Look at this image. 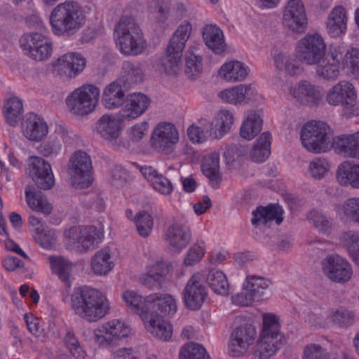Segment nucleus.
I'll return each mask as SVG.
<instances>
[{
	"mask_svg": "<svg viewBox=\"0 0 359 359\" xmlns=\"http://www.w3.org/2000/svg\"><path fill=\"white\" fill-rule=\"evenodd\" d=\"M231 302L233 304L240 306H250L258 302L249 291H244L243 289L241 292L231 297Z\"/></svg>",
	"mask_w": 359,
	"mask_h": 359,
	"instance_id": "63",
	"label": "nucleus"
},
{
	"mask_svg": "<svg viewBox=\"0 0 359 359\" xmlns=\"http://www.w3.org/2000/svg\"><path fill=\"white\" fill-rule=\"evenodd\" d=\"M2 112L7 123L13 126H16L24 113L21 99L16 95L7 97L4 101Z\"/></svg>",
	"mask_w": 359,
	"mask_h": 359,
	"instance_id": "46",
	"label": "nucleus"
},
{
	"mask_svg": "<svg viewBox=\"0 0 359 359\" xmlns=\"http://www.w3.org/2000/svg\"><path fill=\"white\" fill-rule=\"evenodd\" d=\"M283 22L291 31L304 32L308 25V18L302 0H288L283 13Z\"/></svg>",
	"mask_w": 359,
	"mask_h": 359,
	"instance_id": "21",
	"label": "nucleus"
},
{
	"mask_svg": "<svg viewBox=\"0 0 359 359\" xmlns=\"http://www.w3.org/2000/svg\"><path fill=\"white\" fill-rule=\"evenodd\" d=\"M207 291L203 285V275L196 273L189 278L182 292L185 306L190 310H198L203 304Z\"/></svg>",
	"mask_w": 359,
	"mask_h": 359,
	"instance_id": "20",
	"label": "nucleus"
},
{
	"mask_svg": "<svg viewBox=\"0 0 359 359\" xmlns=\"http://www.w3.org/2000/svg\"><path fill=\"white\" fill-rule=\"evenodd\" d=\"M186 135L189 141L195 145L212 140L207 120H201L189 125L187 128Z\"/></svg>",
	"mask_w": 359,
	"mask_h": 359,
	"instance_id": "48",
	"label": "nucleus"
},
{
	"mask_svg": "<svg viewBox=\"0 0 359 359\" xmlns=\"http://www.w3.org/2000/svg\"><path fill=\"white\" fill-rule=\"evenodd\" d=\"M341 239L351 259L358 263L359 262V232H345Z\"/></svg>",
	"mask_w": 359,
	"mask_h": 359,
	"instance_id": "56",
	"label": "nucleus"
},
{
	"mask_svg": "<svg viewBox=\"0 0 359 359\" xmlns=\"http://www.w3.org/2000/svg\"><path fill=\"white\" fill-rule=\"evenodd\" d=\"M150 98L142 93L129 94L125 104L121 111V118L123 121H130L142 116L149 109Z\"/></svg>",
	"mask_w": 359,
	"mask_h": 359,
	"instance_id": "26",
	"label": "nucleus"
},
{
	"mask_svg": "<svg viewBox=\"0 0 359 359\" xmlns=\"http://www.w3.org/2000/svg\"><path fill=\"white\" fill-rule=\"evenodd\" d=\"M203 71L202 58L192 53H189L185 56L184 73L188 79H197Z\"/></svg>",
	"mask_w": 359,
	"mask_h": 359,
	"instance_id": "58",
	"label": "nucleus"
},
{
	"mask_svg": "<svg viewBox=\"0 0 359 359\" xmlns=\"http://www.w3.org/2000/svg\"><path fill=\"white\" fill-rule=\"evenodd\" d=\"M118 256V251L115 248L104 247L99 250L90 258L91 273L100 277L107 276L114 269Z\"/></svg>",
	"mask_w": 359,
	"mask_h": 359,
	"instance_id": "22",
	"label": "nucleus"
},
{
	"mask_svg": "<svg viewBox=\"0 0 359 359\" xmlns=\"http://www.w3.org/2000/svg\"><path fill=\"white\" fill-rule=\"evenodd\" d=\"M325 100L329 105H341L342 114L346 117L359 115L358 92L353 84L348 81H340L330 88L325 93Z\"/></svg>",
	"mask_w": 359,
	"mask_h": 359,
	"instance_id": "11",
	"label": "nucleus"
},
{
	"mask_svg": "<svg viewBox=\"0 0 359 359\" xmlns=\"http://www.w3.org/2000/svg\"><path fill=\"white\" fill-rule=\"evenodd\" d=\"M68 166L70 182L75 189H84L92 184V161L85 151H74L69 158Z\"/></svg>",
	"mask_w": 359,
	"mask_h": 359,
	"instance_id": "16",
	"label": "nucleus"
},
{
	"mask_svg": "<svg viewBox=\"0 0 359 359\" xmlns=\"http://www.w3.org/2000/svg\"><path fill=\"white\" fill-rule=\"evenodd\" d=\"M126 215L128 218L134 221L137 231L140 236L142 237H148L151 234L153 229L154 220L152 216L149 213L143 210L140 211L133 219L132 211L127 210Z\"/></svg>",
	"mask_w": 359,
	"mask_h": 359,
	"instance_id": "54",
	"label": "nucleus"
},
{
	"mask_svg": "<svg viewBox=\"0 0 359 359\" xmlns=\"http://www.w3.org/2000/svg\"><path fill=\"white\" fill-rule=\"evenodd\" d=\"M295 52L306 64L316 65V74L323 79L332 81L342 73L359 79V50L356 48L347 50L344 57L341 47L327 53L323 38L313 33L298 41Z\"/></svg>",
	"mask_w": 359,
	"mask_h": 359,
	"instance_id": "1",
	"label": "nucleus"
},
{
	"mask_svg": "<svg viewBox=\"0 0 359 359\" xmlns=\"http://www.w3.org/2000/svg\"><path fill=\"white\" fill-rule=\"evenodd\" d=\"M206 248L203 241L193 243L184 256L183 264L187 266H193L198 264L204 257Z\"/></svg>",
	"mask_w": 359,
	"mask_h": 359,
	"instance_id": "55",
	"label": "nucleus"
},
{
	"mask_svg": "<svg viewBox=\"0 0 359 359\" xmlns=\"http://www.w3.org/2000/svg\"><path fill=\"white\" fill-rule=\"evenodd\" d=\"M276 69L289 76H298L303 72L300 61L286 53L278 52L273 55Z\"/></svg>",
	"mask_w": 359,
	"mask_h": 359,
	"instance_id": "45",
	"label": "nucleus"
},
{
	"mask_svg": "<svg viewBox=\"0 0 359 359\" xmlns=\"http://www.w3.org/2000/svg\"><path fill=\"white\" fill-rule=\"evenodd\" d=\"M302 147L313 154H323L334 150L336 137L328 124L320 121H310L299 130Z\"/></svg>",
	"mask_w": 359,
	"mask_h": 359,
	"instance_id": "6",
	"label": "nucleus"
},
{
	"mask_svg": "<svg viewBox=\"0 0 359 359\" xmlns=\"http://www.w3.org/2000/svg\"><path fill=\"white\" fill-rule=\"evenodd\" d=\"M348 16L346 9L341 6L334 7L325 21L327 34L332 38L345 35L347 30Z\"/></svg>",
	"mask_w": 359,
	"mask_h": 359,
	"instance_id": "32",
	"label": "nucleus"
},
{
	"mask_svg": "<svg viewBox=\"0 0 359 359\" xmlns=\"http://www.w3.org/2000/svg\"><path fill=\"white\" fill-rule=\"evenodd\" d=\"M208 283L212 291L221 296L229 294V283L225 273L218 269L211 270L208 276Z\"/></svg>",
	"mask_w": 359,
	"mask_h": 359,
	"instance_id": "53",
	"label": "nucleus"
},
{
	"mask_svg": "<svg viewBox=\"0 0 359 359\" xmlns=\"http://www.w3.org/2000/svg\"><path fill=\"white\" fill-rule=\"evenodd\" d=\"M21 132L29 141L40 142L48 136L49 128L42 116L32 113L29 114L22 123Z\"/></svg>",
	"mask_w": 359,
	"mask_h": 359,
	"instance_id": "25",
	"label": "nucleus"
},
{
	"mask_svg": "<svg viewBox=\"0 0 359 359\" xmlns=\"http://www.w3.org/2000/svg\"><path fill=\"white\" fill-rule=\"evenodd\" d=\"M87 59L79 51H68L51 61L48 72L55 78L72 80L81 74L87 67Z\"/></svg>",
	"mask_w": 359,
	"mask_h": 359,
	"instance_id": "13",
	"label": "nucleus"
},
{
	"mask_svg": "<svg viewBox=\"0 0 359 359\" xmlns=\"http://www.w3.org/2000/svg\"><path fill=\"white\" fill-rule=\"evenodd\" d=\"M131 328L125 322L114 319L99 325L93 330V341L111 353L113 359H130L134 355L131 348H117L118 342L131 334Z\"/></svg>",
	"mask_w": 359,
	"mask_h": 359,
	"instance_id": "5",
	"label": "nucleus"
},
{
	"mask_svg": "<svg viewBox=\"0 0 359 359\" xmlns=\"http://www.w3.org/2000/svg\"><path fill=\"white\" fill-rule=\"evenodd\" d=\"M126 307L138 315L141 320L149 313V306H146V297H143L137 290L127 289L121 295Z\"/></svg>",
	"mask_w": 359,
	"mask_h": 359,
	"instance_id": "43",
	"label": "nucleus"
},
{
	"mask_svg": "<svg viewBox=\"0 0 359 359\" xmlns=\"http://www.w3.org/2000/svg\"><path fill=\"white\" fill-rule=\"evenodd\" d=\"M180 140V131L172 123L162 121L153 128L150 135V144L158 152L174 157L176 147Z\"/></svg>",
	"mask_w": 359,
	"mask_h": 359,
	"instance_id": "15",
	"label": "nucleus"
},
{
	"mask_svg": "<svg viewBox=\"0 0 359 359\" xmlns=\"http://www.w3.org/2000/svg\"><path fill=\"white\" fill-rule=\"evenodd\" d=\"M330 318L339 326L343 327L351 323L353 314L346 309H339L331 313Z\"/></svg>",
	"mask_w": 359,
	"mask_h": 359,
	"instance_id": "62",
	"label": "nucleus"
},
{
	"mask_svg": "<svg viewBox=\"0 0 359 359\" xmlns=\"http://www.w3.org/2000/svg\"><path fill=\"white\" fill-rule=\"evenodd\" d=\"M149 123L147 121L136 122L128 128L126 135L130 142L139 144L147 138L149 132Z\"/></svg>",
	"mask_w": 359,
	"mask_h": 359,
	"instance_id": "57",
	"label": "nucleus"
},
{
	"mask_svg": "<svg viewBox=\"0 0 359 359\" xmlns=\"http://www.w3.org/2000/svg\"><path fill=\"white\" fill-rule=\"evenodd\" d=\"M203 39L205 45L216 54H222L226 50L224 35L222 30L216 25H207L203 29Z\"/></svg>",
	"mask_w": 359,
	"mask_h": 359,
	"instance_id": "39",
	"label": "nucleus"
},
{
	"mask_svg": "<svg viewBox=\"0 0 359 359\" xmlns=\"http://www.w3.org/2000/svg\"><path fill=\"white\" fill-rule=\"evenodd\" d=\"M280 329V319L278 316L273 313L262 314V330L256 346L255 358L267 359L286 342V338Z\"/></svg>",
	"mask_w": 359,
	"mask_h": 359,
	"instance_id": "7",
	"label": "nucleus"
},
{
	"mask_svg": "<svg viewBox=\"0 0 359 359\" xmlns=\"http://www.w3.org/2000/svg\"><path fill=\"white\" fill-rule=\"evenodd\" d=\"M122 120L115 114H104L95 123L93 133L108 146L117 149H121L125 147L121 136L123 129Z\"/></svg>",
	"mask_w": 359,
	"mask_h": 359,
	"instance_id": "14",
	"label": "nucleus"
},
{
	"mask_svg": "<svg viewBox=\"0 0 359 359\" xmlns=\"http://www.w3.org/2000/svg\"><path fill=\"white\" fill-rule=\"evenodd\" d=\"M149 312L166 316L174 315L177 310V299L169 294H151L146 297Z\"/></svg>",
	"mask_w": 359,
	"mask_h": 359,
	"instance_id": "31",
	"label": "nucleus"
},
{
	"mask_svg": "<svg viewBox=\"0 0 359 359\" xmlns=\"http://www.w3.org/2000/svg\"><path fill=\"white\" fill-rule=\"evenodd\" d=\"M263 127V118L261 112L250 109L245 113L239 134L245 140H252L259 134Z\"/></svg>",
	"mask_w": 359,
	"mask_h": 359,
	"instance_id": "33",
	"label": "nucleus"
},
{
	"mask_svg": "<svg viewBox=\"0 0 359 359\" xmlns=\"http://www.w3.org/2000/svg\"><path fill=\"white\" fill-rule=\"evenodd\" d=\"M111 181L114 185H122L128 177L127 170L121 165H116L111 170Z\"/></svg>",
	"mask_w": 359,
	"mask_h": 359,
	"instance_id": "64",
	"label": "nucleus"
},
{
	"mask_svg": "<svg viewBox=\"0 0 359 359\" xmlns=\"http://www.w3.org/2000/svg\"><path fill=\"white\" fill-rule=\"evenodd\" d=\"M203 174L210 180L212 187H217L222 174L219 168V154L213 151L203 157L201 165Z\"/></svg>",
	"mask_w": 359,
	"mask_h": 359,
	"instance_id": "41",
	"label": "nucleus"
},
{
	"mask_svg": "<svg viewBox=\"0 0 359 359\" xmlns=\"http://www.w3.org/2000/svg\"><path fill=\"white\" fill-rule=\"evenodd\" d=\"M256 330L252 326L241 327L231 334L228 345V351L233 356H241L248 351L254 343Z\"/></svg>",
	"mask_w": 359,
	"mask_h": 359,
	"instance_id": "24",
	"label": "nucleus"
},
{
	"mask_svg": "<svg viewBox=\"0 0 359 359\" xmlns=\"http://www.w3.org/2000/svg\"><path fill=\"white\" fill-rule=\"evenodd\" d=\"M103 236L102 227L74 226L65 230L63 243L68 249L83 252L93 248L102 241Z\"/></svg>",
	"mask_w": 359,
	"mask_h": 359,
	"instance_id": "12",
	"label": "nucleus"
},
{
	"mask_svg": "<svg viewBox=\"0 0 359 359\" xmlns=\"http://www.w3.org/2000/svg\"><path fill=\"white\" fill-rule=\"evenodd\" d=\"M48 263L53 273L69 287L72 281V263L64 257L56 256L50 257Z\"/></svg>",
	"mask_w": 359,
	"mask_h": 359,
	"instance_id": "50",
	"label": "nucleus"
},
{
	"mask_svg": "<svg viewBox=\"0 0 359 359\" xmlns=\"http://www.w3.org/2000/svg\"><path fill=\"white\" fill-rule=\"evenodd\" d=\"M62 301L69 304L76 315L89 322L103 318L109 309L107 295L89 286L76 287L71 293L66 290L62 294Z\"/></svg>",
	"mask_w": 359,
	"mask_h": 359,
	"instance_id": "2",
	"label": "nucleus"
},
{
	"mask_svg": "<svg viewBox=\"0 0 359 359\" xmlns=\"http://www.w3.org/2000/svg\"><path fill=\"white\" fill-rule=\"evenodd\" d=\"M334 151L344 157L359 158V130L336 137Z\"/></svg>",
	"mask_w": 359,
	"mask_h": 359,
	"instance_id": "37",
	"label": "nucleus"
},
{
	"mask_svg": "<svg viewBox=\"0 0 359 359\" xmlns=\"http://www.w3.org/2000/svg\"><path fill=\"white\" fill-rule=\"evenodd\" d=\"M100 97V88L95 85L86 83L76 88L67 95L65 105L71 114L84 117L96 110Z\"/></svg>",
	"mask_w": 359,
	"mask_h": 359,
	"instance_id": "9",
	"label": "nucleus"
},
{
	"mask_svg": "<svg viewBox=\"0 0 359 359\" xmlns=\"http://www.w3.org/2000/svg\"><path fill=\"white\" fill-rule=\"evenodd\" d=\"M272 135L269 132L262 133L250 151L251 159L257 163L265 161L271 154Z\"/></svg>",
	"mask_w": 359,
	"mask_h": 359,
	"instance_id": "47",
	"label": "nucleus"
},
{
	"mask_svg": "<svg viewBox=\"0 0 359 359\" xmlns=\"http://www.w3.org/2000/svg\"><path fill=\"white\" fill-rule=\"evenodd\" d=\"M335 210L341 219L351 217L359 222V198H349L343 205L336 207Z\"/></svg>",
	"mask_w": 359,
	"mask_h": 359,
	"instance_id": "59",
	"label": "nucleus"
},
{
	"mask_svg": "<svg viewBox=\"0 0 359 359\" xmlns=\"http://www.w3.org/2000/svg\"><path fill=\"white\" fill-rule=\"evenodd\" d=\"M333 168L331 161L325 157H316L308 165L306 175L315 180H321L327 176Z\"/></svg>",
	"mask_w": 359,
	"mask_h": 359,
	"instance_id": "52",
	"label": "nucleus"
},
{
	"mask_svg": "<svg viewBox=\"0 0 359 359\" xmlns=\"http://www.w3.org/2000/svg\"><path fill=\"white\" fill-rule=\"evenodd\" d=\"M250 67L244 62L231 59L226 60L218 69L217 76L229 83L243 81L248 77Z\"/></svg>",
	"mask_w": 359,
	"mask_h": 359,
	"instance_id": "28",
	"label": "nucleus"
},
{
	"mask_svg": "<svg viewBox=\"0 0 359 359\" xmlns=\"http://www.w3.org/2000/svg\"><path fill=\"white\" fill-rule=\"evenodd\" d=\"M26 172L42 189H49L55 184L50 164L41 157L31 156L27 161Z\"/></svg>",
	"mask_w": 359,
	"mask_h": 359,
	"instance_id": "19",
	"label": "nucleus"
},
{
	"mask_svg": "<svg viewBox=\"0 0 359 359\" xmlns=\"http://www.w3.org/2000/svg\"><path fill=\"white\" fill-rule=\"evenodd\" d=\"M69 132L62 126H58L55 133L51 135L49 139L41 144L39 147V152L46 158L57 156L61 151L62 142L67 140Z\"/></svg>",
	"mask_w": 359,
	"mask_h": 359,
	"instance_id": "36",
	"label": "nucleus"
},
{
	"mask_svg": "<svg viewBox=\"0 0 359 359\" xmlns=\"http://www.w3.org/2000/svg\"><path fill=\"white\" fill-rule=\"evenodd\" d=\"M144 328L152 336L163 340L169 341L172 336V325L158 314L148 313L142 319Z\"/></svg>",
	"mask_w": 359,
	"mask_h": 359,
	"instance_id": "30",
	"label": "nucleus"
},
{
	"mask_svg": "<svg viewBox=\"0 0 359 359\" xmlns=\"http://www.w3.org/2000/svg\"><path fill=\"white\" fill-rule=\"evenodd\" d=\"M180 359H210V357L202 345L189 342L182 347Z\"/></svg>",
	"mask_w": 359,
	"mask_h": 359,
	"instance_id": "60",
	"label": "nucleus"
},
{
	"mask_svg": "<svg viewBox=\"0 0 359 359\" xmlns=\"http://www.w3.org/2000/svg\"><path fill=\"white\" fill-rule=\"evenodd\" d=\"M271 281L263 276L248 275L243 282V290L249 291L259 302L264 300Z\"/></svg>",
	"mask_w": 359,
	"mask_h": 359,
	"instance_id": "44",
	"label": "nucleus"
},
{
	"mask_svg": "<svg viewBox=\"0 0 359 359\" xmlns=\"http://www.w3.org/2000/svg\"><path fill=\"white\" fill-rule=\"evenodd\" d=\"M48 316L49 331L43 329L41 325V320L32 313H25L24 320L29 332L40 341H46L49 338L50 332H54V329L60 323V312L49 306L47 311Z\"/></svg>",
	"mask_w": 359,
	"mask_h": 359,
	"instance_id": "23",
	"label": "nucleus"
},
{
	"mask_svg": "<svg viewBox=\"0 0 359 359\" xmlns=\"http://www.w3.org/2000/svg\"><path fill=\"white\" fill-rule=\"evenodd\" d=\"M31 28L37 29L39 32H32L25 34L20 39L22 50L36 60L48 58L52 53V44L50 39L42 33L45 26L38 15H32L28 18Z\"/></svg>",
	"mask_w": 359,
	"mask_h": 359,
	"instance_id": "10",
	"label": "nucleus"
},
{
	"mask_svg": "<svg viewBox=\"0 0 359 359\" xmlns=\"http://www.w3.org/2000/svg\"><path fill=\"white\" fill-rule=\"evenodd\" d=\"M125 98V92L122 82L114 81L104 88L102 91V104L108 109L120 107Z\"/></svg>",
	"mask_w": 359,
	"mask_h": 359,
	"instance_id": "40",
	"label": "nucleus"
},
{
	"mask_svg": "<svg viewBox=\"0 0 359 359\" xmlns=\"http://www.w3.org/2000/svg\"><path fill=\"white\" fill-rule=\"evenodd\" d=\"M283 210L278 205L259 207L253 212L252 223L255 226H259L273 221L276 224H279L283 219Z\"/></svg>",
	"mask_w": 359,
	"mask_h": 359,
	"instance_id": "42",
	"label": "nucleus"
},
{
	"mask_svg": "<svg viewBox=\"0 0 359 359\" xmlns=\"http://www.w3.org/2000/svg\"><path fill=\"white\" fill-rule=\"evenodd\" d=\"M239 96L240 105H259L264 103V97L252 83H240Z\"/></svg>",
	"mask_w": 359,
	"mask_h": 359,
	"instance_id": "51",
	"label": "nucleus"
},
{
	"mask_svg": "<svg viewBox=\"0 0 359 359\" xmlns=\"http://www.w3.org/2000/svg\"><path fill=\"white\" fill-rule=\"evenodd\" d=\"M114 37L118 49L126 55H140L147 47L142 30L134 19L129 16H123L120 19Z\"/></svg>",
	"mask_w": 359,
	"mask_h": 359,
	"instance_id": "8",
	"label": "nucleus"
},
{
	"mask_svg": "<svg viewBox=\"0 0 359 359\" xmlns=\"http://www.w3.org/2000/svg\"><path fill=\"white\" fill-rule=\"evenodd\" d=\"M219 99L224 103L240 105L239 86L236 85L221 90L217 95Z\"/></svg>",
	"mask_w": 359,
	"mask_h": 359,
	"instance_id": "61",
	"label": "nucleus"
},
{
	"mask_svg": "<svg viewBox=\"0 0 359 359\" xmlns=\"http://www.w3.org/2000/svg\"><path fill=\"white\" fill-rule=\"evenodd\" d=\"M323 275L336 283H346L353 276V270L351 263L338 254L327 255L320 263Z\"/></svg>",
	"mask_w": 359,
	"mask_h": 359,
	"instance_id": "17",
	"label": "nucleus"
},
{
	"mask_svg": "<svg viewBox=\"0 0 359 359\" xmlns=\"http://www.w3.org/2000/svg\"><path fill=\"white\" fill-rule=\"evenodd\" d=\"M29 223L32 236L42 248L50 250L56 246L59 236L56 230L46 226L41 219L34 215L29 217Z\"/></svg>",
	"mask_w": 359,
	"mask_h": 359,
	"instance_id": "27",
	"label": "nucleus"
},
{
	"mask_svg": "<svg viewBox=\"0 0 359 359\" xmlns=\"http://www.w3.org/2000/svg\"><path fill=\"white\" fill-rule=\"evenodd\" d=\"M86 22L83 8L74 1H66L55 6L49 15L52 32L57 36L75 34Z\"/></svg>",
	"mask_w": 359,
	"mask_h": 359,
	"instance_id": "4",
	"label": "nucleus"
},
{
	"mask_svg": "<svg viewBox=\"0 0 359 359\" xmlns=\"http://www.w3.org/2000/svg\"><path fill=\"white\" fill-rule=\"evenodd\" d=\"M146 259V272L140 276L139 281L151 289L160 287V280L170 273L172 265L154 253Z\"/></svg>",
	"mask_w": 359,
	"mask_h": 359,
	"instance_id": "18",
	"label": "nucleus"
},
{
	"mask_svg": "<svg viewBox=\"0 0 359 359\" xmlns=\"http://www.w3.org/2000/svg\"><path fill=\"white\" fill-rule=\"evenodd\" d=\"M191 30V24L187 21L177 26L168 43L164 59L156 67V77L159 79L171 81L182 74V53Z\"/></svg>",
	"mask_w": 359,
	"mask_h": 359,
	"instance_id": "3",
	"label": "nucleus"
},
{
	"mask_svg": "<svg viewBox=\"0 0 359 359\" xmlns=\"http://www.w3.org/2000/svg\"><path fill=\"white\" fill-rule=\"evenodd\" d=\"M235 115L233 111L222 109L217 111L210 120H207L212 134V139L219 140L229 133L235 123Z\"/></svg>",
	"mask_w": 359,
	"mask_h": 359,
	"instance_id": "29",
	"label": "nucleus"
},
{
	"mask_svg": "<svg viewBox=\"0 0 359 359\" xmlns=\"http://www.w3.org/2000/svg\"><path fill=\"white\" fill-rule=\"evenodd\" d=\"M336 180L343 186L359 188V163L351 161L341 163L336 170Z\"/></svg>",
	"mask_w": 359,
	"mask_h": 359,
	"instance_id": "38",
	"label": "nucleus"
},
{
	"mask_svg": "<svg viewBox=\"0 0 359 359\" xmlns=\"http://www.w3.org/2000/svg\"><path fill=\"white\" fill-rule=\"evenodd\" d=\"M191 235L189 229L185 226L178 224H172L167 229L165 239L172 250L180 252L190 243Z\"/></svg>",
	"mask_w": 359,
	"mask_h": 359,
	"instance_id": "34",
	"label": "nucleus"
},
{
	"mask_svg": "<svg viewBox=\"0 0 359 359\" xmlns=\"http://www.w3.org/2000/svg\"><path fill=\"white\" fill-rule=\"evenodd\" d=\"M140 170L156 192L165 196L172 193L173 187L171 182L153 167L144 165Z\"/></svg>",
	"mask_w": 359,
	"mask_h": 359,
	"instance_id": "35",
	"label": "nucleus"
},
{
	"mask_svg": "<svg viewBox=\"0 0 359 359\" xmlns=\"http://www.w3.org/2000/svg\"><path fill=\"white\" fill-rule=\"evenodd\" d=\"M25 199L28 207L33 211L49 215L53 210L52 205L40 191L26 188Z\"/></svg>",
	"mask_w": 359,
	"mask_h": 359,
	"instance_id": "49",
	"label": "nucleus"
}]
</instances>
